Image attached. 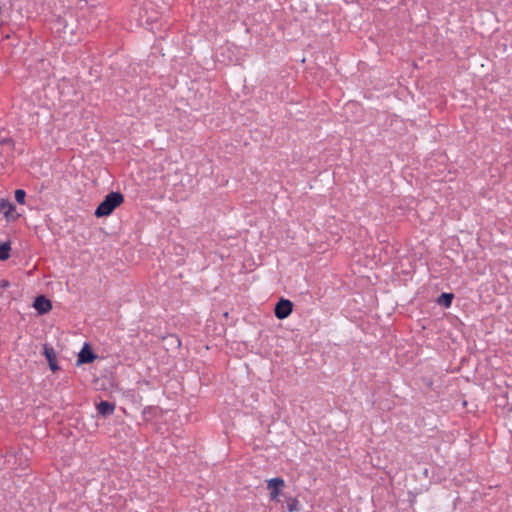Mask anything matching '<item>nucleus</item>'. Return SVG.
<instances>
[{
  "instance_id": "nucleus-4",
  "label": "nucleus",
  "mask_w": 512,
  "mask_h": 512,
  "mask_svg": "<svg viewBox=\"0 0 512 512\" xmlns=\"http://www.w3.org/2000/svg\"><path fill=\"white\" fill-rule=\"evenodd\" d=\"M284 486L285 482L282 478H272L268 480L267 488L270 491L271 500H278Z\"/></svg>"
},
{
  "instance_id": "nucleus-12",
  "label": "nucleus",
  "mask_w": 512,
  "mask_h": 512,
  "mask_svg": "<svg viewBox=\"0 0 512 512\" xmlns=\"http://www.w3.org/2000/svg\"><path fill=\"white\" fill-rule=\"evenodd\" d=\"M25 196H26V194H25L24 190H21V189L16 190L15 199L18 203L23 204L24 200H25Z\"/></svg>"
},
{
  "instance_id": "nucleus-8",
  "label": "nucleus",
  "mask_w": 512,
  "mask_h": 512,
  "mask_svg": "<svg viewBox=\"0 0 512 512\" xmlns=\"http://www.w3.org/2000/svg\"><path fill=\"white\" fill-rule=\"evenodd\" d=\"M13 210L14 206L10 201L6 199L0 200V212L3 213L7 218L10 217Z\"/></svg>"
},
{
  "instance_id": "nucleus-10",
  "label": "nucleus",
  "mask_w": 512,
  "mask_h": 512,
  "mask_svg": "<svg viewBox=\"0 0 512 512\" xmlns=\"http://www.w3.org/2000/svg\"><path fill=\"white\" fill-rule=\"evenodd\" d=\"M10 245L8 243H0V260L9 258Z\"/></svg>"
},
{
  "instance_id": "nucleus-1",
  "label": "nucleus",
  "mask_w": 512,
  "mask_h": 512,
  "mask_svg": "<svg viewBox=\"0 0 512 512\" xmlns=\"http://www.w3.org/2000/svg\"><path fill=\"white\" fill-rule=\"evenodd\" d=\"M124 202V196L121 192L113 191L110 192L106 197L103 199V201L98 205L96 208L94 215L97 218L107 217L112 212L122 205Z\"/></svg>"
},
{
  "instance_id": "nucleus-9",
  "label": "nucleus",
  "mask_w": 512,
  "mask_h": 512,
  "mask_svg": "<svg viewBox=\"0 0 512 512\" xmlns=\"http://www.w3.org/2000/svg\"><path fill=\"white\" fill-rule=\"evenodd\" d=\"M452 300H453V294H451V293H442L438 297L437 303L439 305H443L446 308H449L451 306Z\"/></svg>"
},
{
  "instance_id": "nucleus-7",
  "label": "nucleus",
  "mask_w": 512,
  "mask_h": 512,
  "mask_svg": "<svg viewBox=\"0 0 512 512\" xmlns=\"http://www.w3.org/2000/svg\"><path fill=\"white\" fill-rule=\"evenodd\" d=\"M97 410H98L99 414H101L102 416H104V417L109 416L114 413L115 405L112 403H109L107 401H101L97 405Z\"/></svg>"
},
{
  "instance_id": "nucleus-5",
  "label": "nucleus",
  "mask_w": 512,
  "mask_h": 512,
  "mask_svg": "<svg viewBox=\"0 0 512 512\" xmlns=\"http://www.w3.org/2000/svg\"><path fill=\"white\" fill-rule=\"evenodd\" d=\"M43 350H44L43 354L48 361L50 369L53 372L59 370V366L57 364V355H56L54 348H52L48 345H44Z\"/></svg>"
},
{
  "instance_id": "nucleus-2",
  "label": "nucleus",
  "mask_w": 512,
  "mask_h": 512,
  "mask_svg": "<svg viewBox=\"0 0 512 512\" xmlns=\"http://www.w3.org/2000/svg\"><path fill=\"white\" fill-rule=\"evenodd\" d=\"M293 311V303L288 299H280L274 309L275 316L282 320L287 318Z\"/></svg>"
},
{
  "instance_id": "nucleus-3",
  "label": "nucleus",
  "mask_w": 512,
  "mask_h": 512,
  "mask_svg": "<svg viewBox=\"0 0 512 512\" xmlns=\"http://www.w3.org/2000/svg\"><path fill=\"white\" fill-rule=\"evenodd\" d=\"M98 356L93 352L91 346L88 343H84L82 349L78 353L77 365H83L92 363Z\"/></svg>"
},
{
  "instance_id": "nucleus-13",
  "label": "nucleus",
  "mask_w": 512,
  "mask_h": 512,
  "mask_svg": "<svg viewBox=\"0 0 512 512\" xmlns=\"http://www.w3.org/2000/svg\"><path fill=\"white\" fill-rule=\"evenodd\" d=\"M7 285H8V284H7V282H6V281H3V282H2V286H3V287H6Z\"/></svg>"
},
{
  "instance_id": "nucleus-11",
  "label": "nucleus",
  "mask_w": 512,
  "mask_h": 512,
  "mask_svg": "<svg viewBox=\"0 0 512 512\" xmlns=\"http://www.w3.org/2000/svg\"><path fill=\"white\" fill-rule=\"evenodd\" d=\"M287 509L289 512H295L298 510L299 502L296 498H288L287 499Z\"/></svg>"
},
{
  "instance_id": "nucleus-6",
  "label": "nucleus",
  "mask_w": 512,
  "mask_h": 512,
  "mask_svg": "<svg viewBox=\"0 0 512 512\" xmlns=\"http://www.w3.org/2000/svg\"><path fill=\"white\" fill-rule=\"evenodd\" d=\"M34 308L41 314L47 313L51 310V302L44 296H38L34 301Z\"/></svg>"
}]
</instances>
